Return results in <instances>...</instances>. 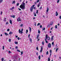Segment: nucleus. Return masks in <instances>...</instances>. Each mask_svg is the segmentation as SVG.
Instances as JSON below:
<instances>
[{
  "mask_svg": "<svg viewBox=\"0 0 61 61\" xmlns=\"http://www.w3.org/2000/svg\"><path fill=\"white\" fill-rule=\"evenodd\" d=\"M55 28H57V25H56L55 26Z\"/></svg>",
  "mask_w": 61,
  "mask_h": 61,
  "instance_id": "nucleus-37",
  "label": "nucleus"
},
{
  "mask_svg": "<svg viewBox=\"0 0 61 61\" xmlns=\"http://www.w3.org/2000/svg\"><path fill=\"white\" fill-rule=\"evenodd\" d=\"M48 46L49 48H51V44L50 43H49L48 44Z\"/></svg>",
  "mask_w": 61,
  "mask_h": 61,
  "instance_id": "nucleus-4",
  "label": "nucleus"
},
{
  "mask_svg": "<svg viewBox=\"0 0 61 61\" xmlns=\"http://www.w3.org/2000/svg\"><path fill=\"white\" fill-rule=\"evenodd\" d=\"M40 25V23H38L37 25V26H38V25Z\"/></svg>",
  "mask_w": 61,
  "mask_h": 61,
  "instance_id": "nucleus-43",
  "label": "nucleus"
},
{
  "mask_svg": "<svg viewBox=\"0 0 61 61\" xmlns=\"http://www.w3.org/2000/svg\"><path fill=\"white\" fill-rule=\"evenodd\" d=\"M50 24H48L47 26L48 27H49L50 26Z\"/></svg>",
  "mask_w": 61,
  "mask_h": 61,
  "instance_id": "nucleus-29",
  "label": "nucleus"
},
{
  "mask_svg": "<svg viewBox=\"0 0 61 61\" xmlns=\"http://www.w3.org/2000/svg\"><path fill=\"white\" fill-rule=\"evenodd\" d=\"M12 34H13V32L11 31L10 32L9 34V35H11Z\"/></svg>",
  "mask_w": 61,
  "mask_h": 61,
  "instance_id": "nucleus-17",
  "label": "nucleus"
},
{
  "mask_svg": "<svg viewBox=\"0 0 61 61\" xmlns=\"http://www.w3.org/2000/svg\"><path fill=\"white\" fill-rule=\"evenodd\" d=\"M10 17H12L13 18H15V15H12L11 16H10Z\"/></svg>",
  "mask_w": 61,
  "mask_h": 61,
  "instance_id": "nucleus-12",
  "label": "nucleus"
},
{
  "mask_svg": "<svg viewBox=\"0 0 61 61\" xmlns=\"http://www.w3.org/2000/svg\"><path fill=\"white\" fill-rule=\"evenodd\" d=\"M49 10V9L48 8H47V10H46V11L47 13L48 12V10Z\"/></svg>",
  "mask_w": 61,
  "mask_h": 61,
  "instance_id": "nucleus-19",
  "label": "nucleus"
},
{
  "mask_svg": "<svg viewBox=\"0 0 61 61\" xmlns=\"http://www.w3.org/2000/svg\"><path fill=\"white\" fill-rule=\"evenodd\" d=\"M14 7H13L11 8H10V10H13V9H14Z\"/></svg>",
  "mask_w": 61,
  "mask_h": 61,
  "instance_id": "nucleus-14",
  "label": "nucleus"
},
{
  "mask_svg": "<svg viewBox=\"0 0 61 61\" xmlns=\"http://www.w3.org/2000/svg\"><path fill=\"white\" fill-rule=\"evenodd\" d=\"M38 33H39V34H40V31L39 30V31H38Z\"/></svg>",
  "mask_w": 61,
  "mask_h": 61,
  "instance_id": "nucleus-50",
  "label": "nucleus"
},
{
  "mask_svg": "<svg viewBox=\"0 0 61 61\" xmlns=\"http://www.w3.org/2000/svg\"><path fill=\"white\" fill-rule=\"evenodd\" d=\"M15 48H16V49H17L18 48V47H17V46H16L15 47Z\"/></svg>",
  "mask_w": 61,
  "mask_h": 61,
  "instance_id": "nucleus-61",
  "label": "nucleus"
},
{
  "mask_svg": "<svg viewBox=\"0 0 61 61\" xmlns=\"http://www.w3.org/2000/svg\"><path fill=\"white\" fill-rule=\"evenodd\" d=\"M42 44L43 45H44V43L43 42H42Z\"/></svg>",
  "mask_w": 61,
  "mask_h": 61,
  "instance_id": "nucleus-46",
  "label": "nucleus"
},
{
  "mask_svg": "<svg viewBox=\"0 0 61 61\" xmlns=\"http://www.w3.org/2000/svg\"><path fill=\"white\" fill-rule=\"evenodd\" d=\"M42 7H40V9H42Z\"/></svg>",
  "mask_w": 61,
  "mask_h": 61,
  "instance_id": "nucleus-64",
  "label": "nucleus"
},
{
  "mask_svg": "<svg viewBox=\"0 0 61 61\" xmlns=\"http://www.w3.org/2000/svg\"><path fill=\"white\" fill-rule=\"evenodd\" d=\"M11 39H9V42H11Z\"/></svg>",
  "mask_w": 61,
  "mask_h": 61,
  "instance_id": "nucleus-30",
  "label": "nucleus"
},
{
  "mask_svg": "<svg viewBox=\"0 0 61 61\" xmlns=\"http://www.w3.org/2000/svg\"><path fill=\"white\" fill-rule=\"evenodd\" d=\"M37 56H38V52H37L36 53Z\"/></svg>",
  "mask_w": 61,
  "mask_h": 61,
  "instance_id": "nucleus-47",
  "label": "nucleus"
},
{
  "mask_svg": "<svg viewBox=\"0 0 61 61\" xmlns=\"http://www.w3.org/2000/svg\"><path fill=\"white\" fill-rule=\"evenodd\" d=\"M15 1H13V2L12 3V4H15Z\"/></svg>",
  "mask_w": 61,
  "mask_h": 61,
  "instance_id": "nucleus-21",
  "label": "nucleus"
},
{
  "mask_svg": "<svg viewBox=\"0 0 61 61\" xmlns=\"http://www.w3.org/2000/svg\"><path fill=\"white\" fill-rule=\"evenodd\" d=\"M54 37V36H52L51 38V39L52 40H53V38Z\"/></svg>",
  "mask_w": 61,
  "mask_h": 61,
  "instance_id": "nucleus-23",
  "label": "nucleus"
},
{
  "mask_svg": "<svg viewBox=\"0 0 61 61\" xmlns=\"http://www.w3.org/2000/svg\"><path fill=\"white\" fill-rule=\"evenodd\" d=\"M15 44H18V42H17L15 41Z\"/></svg>",
  "mask_w": 61,
  "mask_h": 61,
  "instance_id": "nucleus-24",
  "label": "nucleus"
},
{
  "mask_svg": "<svg viewBox=\"0 0 61 61\" xmlns=\"http://www.w3.org/2000/svg\"><path fill=\"white\" fill-rule=\"evenodd\" d=\"M10 24H11V25H12V22L11 20H10Z\"/></svg>",
  "mask_w": 61,
  "mask_h": 61,
  "instance_id": "nucleus-13",
  "label": "nucleus"
},
{
  "mask_svg": "<svg viewBox=\"0 0 61 61\" xmlns=\"http://www.w3.org/2000/svg\"><path fill=\"white\" fill-rule=\"evenodd\" d=\"M39 34L37 35V36L36 38H37V39H38V37H39Z\"/></svg>",
  "mask_w": 61,
  "mask_h": 61,
  "instance_id": "nucleus-10",
  "label": "nucleus"
},
{
  "mask_svg": "<svg viewBox=\"0 0 61 61\" xmlns=\"http://www.w3.org/2000/svg\"><path fill=\"white\" fill-rule=\"evenodd\" d=\"M46 55H48V51H47L46 53Z\"/></svg>",
  "mask_w": 61,
  "mask_h": 61,
  "instance_id": "nucleus-34",
  "label": "nucleus"
},
{
  "mask_svg": "<svg viewBox=\"0 0 61 61\" xmlns=\"http://www.w3.org/2000/svg\"><path fill=\"white\" fill-rule=\"evenodd\" d=\"M38 10H37V11H36V14H37V13H38Z\"/></svg>",
  "mask_w": 61,
  "mask_h": 61,
  "instance_id": "nucleus-49",
  "label": "nucleus"
},
{
  "mask_svg": "<svg viewBox=\"0 0 61 61\" xmlns=\"http://www.w3.org/2000/svg\"><path fill=\"white\" fill-rule=\"evenodd\" d=\"M40 28H42V25H40Z\"/></svg>",
  "mask_w": 61,
  "mask_h": 61,
  "instance_id": "nucleus-55",
  "label": "nucleus"
},
{
  "mask_svg": "<svg viewBox=\"0 0 61 61\" xmlns=\"http://www.w3.org/2000/svg\"><path fill=\"white\" fill-rule=\"evenodd\" d=\"M19 5V4L18 3L16 5H17V6H18V5Z\"/></svg>",
  "mask_w": 61,
  "mask_h": 61,
  "instance_id": "nucleus-42",
  "label": "nucleus"
},
{
  "mask_svg": "<svg viewBox=\"0 0 61 61\" xmlns=\"http://www.w3.org/2000/svg\"><path fill=\"white\" fill-rule=\"evenodd\" d=\"M1 60L2 61H4V58H2Z\"/></svg>",
  "mask_w": 61,
  "mask_h": 61,
  "instance_id": "nucleus-35",
  "label": "nucleus"
},
{
  "mask_svg": "<svg viewBox=\"0 0 61 61\" xmlns=\"http://www.w3.org/2000/svg\"><path fill=\"white\" fill-rule=\"evenodd\" d=\"M50 53H52V51L51 50H50Z\"/></svg>",
  "mask_w": 61,
  "mask_h": 61,
  "instance_id": "nucleus-52",
  "label": "nucleus"
},
{
  "mask_svg": "<svg viewBox=\"0 0 61 61\" xmlns=\"http://www.w3.org/2000/svg\"><path fill=\"white\" fill-rule=\"evenodd\" d=\"M56 16H57V15H58V13H57V11H56Z\"/></svg>",
  "mask_w": 61,
  "mask_h": 61,
  "instance_id": "nucleus-9",
  "label": "nucleus"
},
{
  "mask_svg": "<svg viewBox=\"0 0 61 61\" xmlns=\"http://www.w3.org/2000/svg\"><path fill=\"white\" fill-rule=\"evenodd\" d=\"M17 39L18 40H19V37H18Z\"/></svg>",
  "mask_w": 61,
  "mask_h": 61,
  "instance_id": "nucleus-62",
  "label": "nucleus"
},
{
  "mask_svg": "<svg viewBox=\"0 0 61 61\" xmlns=\"http://www.w3.org/2000/svg\"><path fill=\"white\" fill-rule=\"evenodd\" d=\"M20 14H22V12L21 11L20 12Z\"/></svg>",
  "mask_w": 61,
  "mask_h": 61,
  "instance_id": "nucleus-63",
  "label": "nucleus"
},
{
  "mask_svg": "<svg viewBox=\"0 0 61 61\" xmlns=\"http://www.w3.org/2000/svg\"><path fill=\"white\" fill-rule=\"evenodd\" d=\"M28 32V30H26V34H27Z\"/></svg>",
  "mask_w": 61,
  "mask_h": 61,
  "instance_id": "nucleus-25",
  "label": "nucleus"
},
{
  "mask_svg": "<svg viewBox=\"0 0 61 61\" xmlns=\"http://www.w3.org/2000/svg\"><path fill=\"white\" fill-rule=\"evenodd\" d=\"M59 18L60 19H61V16H60L59 17Z\"/></svg>",
  "mask_w": 61,
  "mask_h": 61,
  "instance_id": "nucleus-56",
  "label": "nucleus"
},
{
  "mask_svg": "<svg viewBox=\"0 0 61 61\" xmlns=\"http://www.w3.org/2000/svg\"><path fill=\"white\" fill-rule=\"evenodd\" d=\"M4 22H6V18H4Z\"/></svg>",
  "mask_w": 61,
  "mask_h": 61,
  "instance_id": "nucleus-20",
  "label": "nucleus"
},
{
  "mask_svg": "<svg viewBox=\"0 0 61 61\" xmlns=\"http://www.w3.org/2000/svg\"><path fill=\"white\" fill-rule=\"evenodd\" d=\"M9 54H11V52L10 51H9Z\"/></svg>",
  "mask_w": 61,
  "mask_h": 61,
  "instance_id": "nucleus-45",
  "label": "nucleus"
},
{
  "mask_svg": "<svg viewBox=\"0 0 61 61\" xmlns=\"http://www.w3.org/2000/svg\"><path fill=\"white\" fill-rule=\"evenodd\" d=\"M50 61V58L48 57V61Z\"/></svg>",
  "mask_w": 61,
  "mask_h": 61,
  "instance_id": "nucleus-27",
  "label": "nucleus"
},
{
  "mask_svg": "<svg viewBox=\"0 0 61 61\" xmlns=\"http://www.w3.org/2000/svg\"><path fill=\"white\" fill-rule=\"evenodd\" d=\"M9 29H8L7 30V31H9Z\"/></svg>",
  "mask_w": 61,
  "mask_h": 61,
  "instance_id": "nucleus-60",
  "label": "nucleus"
},
{
  "mask_svg": "<svg viewBox=\"0 0 61 61\" xmlns=\"http://www.w3.org/2000/svg\"><path fill=\"white\" fill-rule=\"evenodd\" d=\"M58 50V48H57L56 50V51L57 52V51Z\"/></svg>",
  "mask_w": 61,
  "mask_h": 61,
  "instance_id": "nucleus-39",
  "label": "nucleus"
},
{
  "mask_svg": "<svg viewBox=\"0 0 61 61\" xmlns=\"http://www.w3.org/2000/svg\"><path fill=\"white\" fill-rule=\"evenodd\" d=\"M3 1V0H0V3L1 4V3H2Z\"/></svg>",
  "mask_w": 61,
  "mask_h": 61,
  "instance_id": "nucleus-18",
  "label": "nucleus"
},
{
  "mask_svg": "<svg viewBox=\"0 0 61 61\" xmlns=\"http://www.w3.org/2000/svg\"><path fill=\"white\" fill-rule=\"evenodd\" d=\"M45 29H46V28H44L43 29H42V30L43 31L44 30H45Z\"/></svg>",
  "mask_w": 61,
  "mask_h": 61,
  "instance_id": "nucleus-36",
  "label": "nucleus"
},
{
  "mask_svg": "<svg viewBox=\"0 0 61 61\" xmlns=\"http://www.w3.org/2000/svg\"><path fill=\"white\" fill-rule=\"evenodd\" d=\"M35 5H34L32 6H31V7H32L33 8H34V7L35 6Z\"/></svg>",
  "mask_w": 61,
  "mask_h": 61,
  "instance_id": "nucleus-41",
  "label": "nucleus"
},
{
  "mask_svg": "<svg viewBox=\"0 0 61 61\" xmlns=\"http://www.w3.org/2000/svg\"><path fill=\"white\" fill-rule=\"evenodd\" d=\"M60 1V0H57V3H59V2Z\"/></svg>",
  "mask_w": 61,
  "mask_h": 61,
  "instance_id": "nucleus-44",
  "label": "nucleus"
},
{
  "mask_svg": "<svg viewBox=\"0 0 61 61\" xmlns=\"http://www.w3.org/2000/svg\"><path fill=\"white\" fill-rule=\"evenodd\" d=\"M29 28L30 30V33H31V30H32L31 28H30V27H29Z\"/></svg>",
  "mask_w": 61,
  "mask_h": 61,
  "instance_id": "nucleus-8",
  "label": "nucleus"
},
{
  "mask_svg": "<svg viewBox=\"0 0 61 61\" xmlns=\"http://www.w3.org/2000/svg\"><path fill=\"white\" fill-rule=\"evenodd\" d=\"M33 7H31V8L30 9V10L31 12H32V11H33Z\"/></svg>",
  "mask_w": 61,
  "mask_h": 61,
  "instance_id": "nucleus-6",
  "label": "nucleus"
},
{
  "mask_svg": "<svg viewBox=\"0 0 61 61\" xmlns=\"http://www.w3.org/2000/svg\"><path fill=\"white\" fill-rule=\"evenodd\" d=\"M1 13H0V15H2V13H3V12L2 11H1Z\"/></svg>",
  "mask_w": 61,
  "mask_h": 61,
  "instance_id": "nucleus-48",
  "label": "nucleus"
},
{
  "mask_svg": "<svg viewBox=\"0 0 61 61\" xmlns=\"http://www.w3.org/2000/svg\"><path fill=\"white\" fill-rule=\"evenodd\" d=\"M39 6H40V5H39V4H38V7H39Z\"/></svg>",
  "mask_w": 61,
  "mask_h": 61,
  "instance_id": "nucleus-57",
  "label": "nucleus"
},
{
  "mask_svg": "<svg viewBox=\"0 0 61 61\" xmlns=\"http://www.w3.org/2000/svg\"><path fill=\"white\" fill-rule=\"evenodd\" d=\"M18 10H20V11H21V9H20V8H18Z\"/></svg>",
  "mask_w": 61,
  "mask_h": 61,
  "instance_id": "nucleus-58",
  "label": "nucleus"
},
{
  "mask_svg": "<svg viewBox=\"0 0 61 61\" xmlns=\"http://www.w3.org/2000/svg\"><path fill=\"white\" fill-rule=\"evenodd\" d=\"M30 40L31 42V43H32V39L31 38H30Z\"/></svg>",
  "mask_w": 61,
  "mask_h": 61,
  "instance_id": "nucleus-32",
  "label": "nucleus"
},
{
  "mask_svg": "<svg viewBox=\"0 0 61 61\" xmlns=\"http://www.w3.org/2000/svg\"><path fill=\"white\" fill-rule=\"evenodd\" d=\"M37 0V3H38L39 1V0Z\"/></svg>",
  "mask_w": 61,
  "mask_h": 61,
  "instance_id": "nucleus-53",
  "label": "nucleus"
},
{
  "mask_svg": "<svg viewBox=\"0 0 61 61\" xmlns=\"http://www.w3.org/2000/svg\"><path fill=\"white\" fill-rule=\"evenodd\" d=\"M47 35H46V39H45V41L46 43H48V41H46V39H47Z\"/></svg>",
  "mask_w": 61,
  "mask_h": 61,
  "instance_id": "nucleus-3",
  "label": "nucleus"
},
{
  "mask_svg": "<svg viewBox=\"0 0 61 61\" xmlns=\"http://www.w3.org/2000/svg\"><path fill=\"white\" fill-rule=\"evenodd\" d=\"M17 51H18V52H20L21 51H20L18 49H17Z\"/></svg>",
  "mask_w": 61,
  "mask_h": 61,
  "instance_id": "nucleus-33",
  "label": "nucleus"
},
{
  "mask_svg": "<svg viewBox=\"0 0 61 61\" xmlns=\"http://www.w3.org/2000/svg\"><path fill=\"white\" fill-rule=\"evenodd\" d=\"M39 60H40V59L41 58V57L40 56H39L38 57Z\"/></svg>",
  "mask_w": 61,
  "mask_h": 61,
  "instance_id": "nucleus-15",
  "label": "nucleus"
},
{
  "mask_svg": "<svg viewBox=\"0 0 61 61\" xmlns=\"http://www.w3.org/2000/svg\"><path fill=\"white\" fill-rule=\"evenodd\" d=\"M23 24H21L20 25V27H22L23 26Z\"/></svg>",
  "mask_w": 61,
  "mask_h": 61,
  "instance_id": "nucleus-31",
  "label": "nucleus"
},
{
  "mask_svg": "<svg viewBox=\"0 0 61 61\" xmlns=\"http://www.w3.org/2000/svg\"><path fill=\"white\" fill-rule=\"evenodd\" d=\"M34 16H36V14H34Z\"/></svg>",
  "mask_w": 61,
  "mask_h": 61,
  "instance_id": "nucleus-59",
  "label": "nucleus"
},
{
  "mask_svg": "<svg viewBox=\"0 0 61 61\" xmlns=\"http://www.w3.org/2000/svg\"><path fill=\"white\" fill-rule=\"evenodd\" d=\"M54 42H53L52 43V46H54Z\"/></svg>",
  "mask_w": 61,
  "mask_h": 61,
  "instance_id": "nucleus-28",
  "label": "nucleus"
},
{
  "mask_svg": "<svg viewBox=\"0 0 61 61\" xmlns=\"http://www.w3.org/2000/svg\"><path fill=\"white\" fill-rule=\"evenodd\" d=\"M8 22H6V25H8Z\"/></svg>",
  "mask_w": 61,
  "mask_h": 61,
  "instance_id": "nucleus-51",
  "label": "nucleus"
},
{
  "mask_svg": "<svg viewBox=\"0 0 61 61\" xmlns=\"http://www.w3.org/2000/svg\"><path fill=\"white\" fill-rule=\"evenodd\" d=\"M5 35H6V36H8V34L7 33H6L5 32L4 33Z\"/></svg>",
  "mask_w": 61,
  "mask_h": 61,
  "instance_id": "nucleus-16",
  "label": "nucleus"
},
{
  "mask_svg": "<svg viewBox=\"0 0 61 61\" xmlns=\"http://www.w3.org/2000/svg\"><path fill=\"white\" fill-rule=\"evenodd\" d=\"M30 34H29L28 36V37L29 38V37H30Z\"/></svg>",
  "mask_w": 61,
  "mask_h": 61,
  "instance_id": "nucleus-54",
  "label": "nucleus"
},
{
  "mask_svg": "<svg viewBox=\"0 0 61 61\" xmlns=\"http://www.w3.org/2000/svg\"><path fill=\"white\" fill-rule=\"evenodd\" d=\"M17 20L18 21H21V19H20V17H19L17 18Z\"/></svg>",
  "mask_w": 61,
  "mask_h": 61,
  "instance_id": "nucleus-5",
  "label": "nucleus"
},
{
  "mask_svg": "<svg viewBox=\"0 0 61 61\" xmlns=\"http://www.w3.org/2000/svg\"><path fill=\"white\" fill-rule=\"evenodd\" d=\"M25 4L24 2H23L20 6V8L22 10L25 9Z\"/></svg>",
  "mask_w": 61,
  "mask_h": 61,
  "instance_id": "nucleus-1",
  "label": "nucleus"
},
{
  "mask_svg": "<svg viewBox=\"0 0 61 61\" xmlns=\"http://www.w3.org/2000/svg\"><path fill=\"white\" fill-rule=\"evenodd\" d=\"M36 49L37 50H38V47H36Z\"/></svg>",
  "mask_w": 61,
  "mask_h": 61,
  "instance_id": "nucleus-40",
  "label": "nucleus"
},
{
  "mask_svg": "<svg viewBox=\"0 0 61 61\" xmlns=\"http://www.w3.org/2000/svg\"><path fill=\"white\" fill-rule=\"evenodd\" d=\"M42 50H43V46H41V50L40 51V52H42Z\"/></svg>",
  "mask_w": 61,
  "mask_h": 61,
  "instance_id": "nucleus-7",
  "label": "nucleus"
},
{
  "mask_svg": "<svg viewBox=\"0 0 61 61\" xmlns=\"http://www.w3.org/2000/svg\"><path fill=\"white\" fill-rule=\"evenodd\" d=\"M53 25V23L52 22H51L50 23V25Z\"/></svg>",
  "mask_w": 61,
  "mask_h": 61,
  "instance_id": "nucleus-26",
  "label": "nucleus"
},
{
  "mask_svg": "<svg viewBox=\"0 0 61 61\" xmlns=\"http://www.w3.org/2000/svg\"><path fill=\"white\" fill-rule=\"evenodd\" d=\"M23 29H22L21 30H21H20V29H19V33H20L21 34H22V33H23Z\"/></svg>",
  "mask_w": 61,
  "mask_h": 61,
  "instance_id": "nucleus-2",
  "label": "nucleus"
},
{
  "mask_svg": "<svg viewBox=\"0 0 61 61\" xmlns=\"http://www.w3.org/2000/svg\"><path fill=\"white\" fill-rule=\"evenodd\" d=\"M4 47H5V46H3V50H4Z\"/></svg>",
  "mask_w": 61,
  "mask_h": 61,
  "instance_id": "nucleus-38",
  "label": "nucleus"
},
{
  "mask_svg": "<svg viewBox=\"0 0 61 61\" xmlns=\"http://www.w3.org/2000/svg\"><path fill=\"white\" fill-rule=\"evenodd\" d=\"M47 40H50V37H49L48 36L47 37Z\"/></svg>",
  "mask_w": 61,
  "mask_h": 61,
  "instance_id": "nucleus-11",
  "label": "nucleus"
},
{
  "mask_svg": "<svg viewBox=\"0 0 61 61\" xmlns=\"http://www.w3.org/2000/svg\"><path fill=\"white\" fill-rule=\"evenodd\" d=\"M21 54H20L21 55H22L23 54V51H22L21 52Z\"/></svg>",
  "mask_w": 61,
  "mask_h": 61,
  "instance_id": "nucleus-22",
  "label": "nucleus"
}]
</instances>
